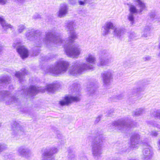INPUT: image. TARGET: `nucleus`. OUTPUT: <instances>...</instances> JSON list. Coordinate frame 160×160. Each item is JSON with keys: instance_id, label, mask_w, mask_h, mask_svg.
<instances>
[{"instance_id": "1", "label": "nucleus", "mask_w": 160, "mask_h": 160, "mask_svg": "<svg viewBox=\"0 0 160 160\" xmlns=\"http://www.w3.org/2000/svg\"><path fill=\"white\" fill-rule=\"evenodd\" d=\"M65 24L67 29L69 31V37L67 40L66 41L62 40L60 34L55 32L59 36L58 37V39L57 38V36L54 37V39L56 41L57 44L53 43V45L56 47L62 45L63 46L65 52L68 57L72 58H77L80 54L81 49L78 45H70L77 38V34L74 31V23L72 21H67ZM53 32H55L54 31Z\"/></svg>"}, {"instance_id": "2", "label": "nucleus", "mask_w": 160, "mask_h": 160, "mask_svg": "<svg viewBox=\"0 0 160 160\" xmlns=\"http://www.w3.org/2000/svg\"><path fill=\"white\" fill-rule=\"evenodd\" d=\"M36 32V31L34 29H29L26 32L25 36L30 41L34 40L35 46L33 50H36L37 53L39 52V47L43 44L49 47L54 46L53 43L57 44V42L54 38L56 36H57L58 38L59 35L55 32L51 31L46 32L45 36H42L39 33L38 37ZM57 38L58 39V38Z\"/></svg>"}, {"instance_id": "3", "label": "nucleus", "mask_w": 160, "mask_h": 160, "mask_svg": "<svg viewBox=\"0 0 160 160\" xmlns=\"http://www.w3.org/2000/svg\"><path fill=\"white\" fill-rule=\"evenodd\" d=\"M85 59L88 64L81 62L79 61L74 62L69 68V74L73 76H77L86 70L92 69L93 67L91 64H95L96 61V58L94 55L89 53L86 57Z\"/></svg>"}, {"instance_id": "4", "label": "nucleus", "mask_w": 160, "mask_h": 160, "mask_svg": "<svg viewBox=\"0 0 160 160\" xmlns=\"http://www.w3.org/2000/svg\"><path fill=\"white\" fill-rule=\"evenodd\" d=\"M140 138L138 133H133L130 138V147L133 148H137L139 145H143L142 158L144 160H150L153 154L152 148L147 142H140Z\"/></svg>"}, {"instance_id": "5", "label": "nucleus", "mask_w": 160, "mask_h": 160, "mask_svg": "<svg viewBox=\"0 0 160 160\" xmlns=\"http://www.w3.org/2000/svg\"><path fill=\"white\" fill-rule=\"evenodd\" d=\"M59 86L57 83L47 84L45 88L36 87L31 86L28 88L22 89L21 91H19L22 94L25 95H28L32 97L35 95L39 92H43L47 91L49 93H53L59 87Z\"/></svg>"}, {"instance_id": "6", "label": "nucleus", "mask_w": 160, "mask_h": 160, "mask_svg": "<svg viewBox=\"0 0 160 160\" xmlns=\"http://www.w3.org/2000/svg\"><path fill=\"white\" fill-rule=\"evenodd\" d=\"M69 64L68 62L62 58L58 60L54 65L48 66L44 70L45 72L55 76L61 74L67 71Z\"/></svg>"}, {"instance_id": "7", "label": "nucleus", "mask_w": 160, "mask_h": 160, "mask_svg": "<svg viewBox=\"0 0 160 160\" xmlns=\"http://www.w3.org/2000/svg\"><path fill=\"white\" fill-rule=\"evenodd\" d=\"M137 5L139 9H137L135 6L131 5L129 7V13L128 15V19L130 22L131 25H133L134 22V16L136 14H142V12L146 10L147 7L145 4L141 0H135Z\"/></svg>"}, {"instance_id": "8", "label": "nucleus", "mask_w": 160, "mask_h": 160, "mask_svg": "<svg viewBox=\"0 0 160 160\" xmlns=\"http://www.w3.org/2000/svg\"><path fill=\"white\" fill-rule=\"evenodd\" d=\"M127 121V119L125 118L113 122L108 126L109 129L112 131L116 128L122 132H125L126 130H129L130 128L136 127V123L132 122L129 124L128 123Z\"/></svg>"}, {"instance_id": "9", "label": "nucleus", "mask_w": 160, "mask_h": 160, "mask_svg": "<svg viewBox=\"0 0 160 160\" xmlns=\"http://www.w3.org/2000/svg\"><path fill=\"white\" fill-rule=\"evenodd\" d=\"M71 88L72 93L75 96H66L63 100L60 101L59 103L62 106L68 105L72 102H78L80 100V97L79 91V85L76 83H74Z\"/></svg>"}, {"instance_id": "10", "label": "nucleus", "mask_w": 160, "mask_h": 160, "mask_svg": "<svg viewBox=\"0 0 160 160\" xmlns=\"http://www.w3.org/2000/svg\"><path fill=\"white\" fill-rule=\"evenodd\" d=\"M102 141L97 138L93 142L92 144V152L95 158H99L101 157L102 154Z\"/></svg>"}, {"instance_id": "11", "label": "nucleus", "mask_w": 160, "mask_h": 160, "mask_svg": "<svg viewBox=\"0 0 160 160\" xmlns=\"http://www.w3.org/2000/svg\"><path fill=\"white\" fill-rule=\"evenodd\" d=\"M101 52V57L99 58V61L97 63V66L101 67L108 65L112 62V58L107 50H103Z\"/></svg>"}, {"instance_id": "12", "label": "nucleus", "mask_w": 160, "mask_h": 160, "mask_svg": "<svg viewBox=\"0 0 160 160\" xmlns=\"http://www.w3.org/2000/svg\"><path fill=\"white\" fill-rule=\"evenodd\" d=\"M12 46L16 48L17 52L22 59L27 58L28 57V51L25 46L22 45L20 41H15L13 44Z\"/></svg>"}, {"instance_id": "13", "label": "nucleus", "mask_w": 160, "mask_h": 160, "mask_svg": "<svg viewBox=\"0 0 160 160\" xmlns=\"http://www.w3.org/2000/svg\"><path fill=\"white\" fill-rule=\"evenodd\" d=\"M0 100L5 101L6 104L9 105L17 102V99L12 96L9 92L3 90L0 92Z\"/></svg>"}, {"instance_id": "14", "label": "nucleus", "mask_w": 160, "mask_h": 160, "mask_svg": "<svg viewBox=\"0 0 160 160\" xmlns=\"http://www.w3.org/2000/svg\"><path fill=\"white\" fill-rule=\"evenodd\" d=\"M12 137L17 139L23 132L24 128L17 122H13L12 126Z\"/></svg>"}, {"instance_id": "15", "label": "nucleus", "mask_w": 160, "mask_h": 160, "mask_svg": "<svg viewBox=\"0 0 160 160\" xmlns=\"http://www.w3.org/2000/svg\"><path fill=\"white\" fill-rule=\"evenodd\" d=\"M17 152L20 155L26 158H28L31 155L30 150L28 148L24 146L18 148Z\"/></svg>"}, {"instance_id": "16", "label": "nucleus", "mask_w": 160, "mask_h": 160, "mask_svg": "<svg viewBox=\"0 0 160 160\" xmlns=\"http://www.w3.org/2000/svg\"><path fill=\"white\" fill-rule=\"evenodd\" d=\"M115 28L113 23L112 22H106L102 27V35L104 36L107 35L110 32L111 29L114 30Z\"/></svg>"}, {"instance_id": "17", "label": "nucleus", "mask_w": 160, "mask_h": 160, "mask_svg": "<svg viewBox=\"0 0 160 160\" xmlns=\"http://www.w3.org/2000/svg\"><path fill=\"white\" fill-rule=\"evenodd\" d=\"M68 11V8L67 5L63 3L60 4L59 11L58 13V16L60 18L64 17Z\"/></svg>"}, {"instance_id": "18", "label": "nucleus", "mask_w": 160, "mask_h": 160, "mask_svg": "<svg viewBox=\"0 0 160 160\" xmlns=\"http://www.w3.org/2000/svg\"><path fill=\"white\" fill-rule=\"evenodd\" d=\"M58 151V149L56 147H52L50 148H47L42 153V156L52 157V155L57 153Z\"/></svg>"}, {"instance_id": "19", "label": "nucleus", "mask_w": 160, "mask_h": 160, "mask_svg": "<svg viewBox=\"0 0 160 160\" xmlns=\"http://www.w3.org/2000/svg\"><path fill=\"white\" fill-rule=\"evenodd\" d=\"M102 77L104 85H109L112 77L111 73L110 72H105L102 74Z\"/></svg>"}, {"instance_id": "20", "label": "nucleus", "mask_w": 160, "mask_h": 160, "mask_svg": "<svg viewBox=\"0 0 160 160\" xmlns=\"http://www.w3.org/2000/svg\"><path fill=\"white\" fill-rule=\"evenodd\" d=\"M10 78L8 75H3L0 77V86L6 88L7 85L10 82Z\"/></svg>"}, {"instance_id": "21", "label": "nucleus", "mask_w": 160, "mask_h": 160, "mask_svg": "<svg viewBox=\"0 0 160 160\" xmlns=\"http://www.w3.org/2000/svg\"><path fill=\"white\" fill-rule=\"evenodd\" d=\"M28 73V71L25 68L21 70V72H16L15 73V76L18 78L20 82H22L24 76Z\"/></svg>"}, {"instance_id": "22", "label": "nucleus", "mask_w": 160, "mask_h": 160, "mask_svg": "<svg viewBox=\"0 0 160 160\" xmlns=\"http://www.w3.org/2000/svg\"><path fill=\"white\" fill-rule=\"evenodd\" d=\"M0 24H1L3 29L5 31L8 28H10L11 30L14 29L13 26L11 24L6 23L2 17H0Z\"/></svg>"}, {"instance_id": "23", "label": "nucleus", "mask_w": 160, "mask_h": 160, "mask_svg": "<svg viewBox=\"0 0 160 160\" xmlns=\"http://www.w3.org/2000/svg\"><path fill=\"white\" fill-rule=\"evenodd\" d=\"M151 28L150 24L147 25L144 28V29L142 35V37L146 38L150 35V30Z\"/></svg>"}, {"instance_id": "24", "label": "nucleus", "mask_w": 160, "mask_h": 160, "mask_svg": "<svg viewBox=\"0 0 160 160\" xmlns=\"http://www.w3.org/2000/svg\"><path fill=\"white\" fill-rule=\"evenodd\" d=\"M68 160H75V156L74 152L70 148L68 149Z\"/></svg>"}, {"instance_id": "25", "label": "nucleus", "mask_w": 160, "mask_h": 160, "mask_svg": "<svg viewBox=\"0 0 160 160\" xmlns=\"http://www.w3.org/2000/svg\"><path fill=\"white\" fill-rule=\"evenodd\" d=\"M96 88L95 86L92 84L91 87L88 86V93H89L90 95H93L96 92Z\"/></svg>"}, {"instance_id": "26", "label": "nucleus", "mask_w": 160, "mask_h": 160, "mask_svg": "<svg viewBox=\"0 0 160 160\" xmlns=\"http://www.w3.org/2000/svg\"><path fill=\"white\" fill-rule=\"evenodd\" d=\"M122 30L119 28H115L114 29L113 34L118 38H120L122 34Z\"/></svg>"}, {"instance_id": "27", "label": "nucleus", "mask_w": 160, "mask_h": 160, "mask_svg": "<svg viewBox=\"0 0 160 160\" xmlns=\"http://www.w3.org/2000/svg\"><path fill=\"white\" fill-rule=\"evenodd\" d=\"M144 112V110L143 109L139 108L137 109L136 111L132 112V115L134 116H139L142 115Z\"/></svg>"}, {"instance_id": "28", "label": "nucleus", "mask_w": 160, "mask_h": 160, "mask_svg": "<svg viewBox=\"0 0 160 160\" xmlns=\"http://www.w3.org/2000/svg\"><path fill=\"white\" fill-rule=\"evenodd\" d=\"M147 123L151 126H152L156 128L159 130L160 131V125L158 124L155 122L153 121H148Z\"/></svg>"}, {"instance_id": "29", "label": "nucleus", "mask_w": 160, "mask_h": 160, "mask_svg": "<svg viewBox=\"0 0 160 160\" xmlns=\"http://www.w3.org/2000/svg\"><path fill=\"white\" fill-rule=\"evenodd\" d=\"M151 114L154 117L160 118V110L152 111Z\"/></svg>"}, {"instance_id": "30", "label": "nucleus", "mask_w": 160, "mask_h": 160, "mask_svg": "<svg viewBox=\"0 0 160 160\" xmlns=\"http://www.w3.org/2000/svg\"><path fill=\"white\" fill-rule=\"evenodd\" d=\"M92 2V0H78V1L79 4L82 6H85L87 3H91Z\"/></svg>"}, {"instance_id": "31", "label": "nucleus", "mask_w": 160, "mask_h": 160, "mask_svg": "<svg viewBox=\"0 0 160 160\" xmlns=\"http://www.w3.org/2000/svg\"><path fill=\"white\" fill-rule=\"evenodd\" d=\"M143 91V89L142 88L139 87L136 88H134L133 90L132 93H134L133 94L134 96L136 95L138 92H141Z\"/></svg>"}, {"instance_id": "32", "label": "nucleus", "mask_w": 160, "mask_h": 160, "mask_svg": "<svg viewBox=\"0 0 160 160\" xmlns=\"http://www.w3.org/2000/svg\"><path fill=\"white\" fill-rule=\"evenodd\" d=\"M138 38V36L134 32H132L130 34L129 38L130 41L132 40H136Z\"/></svg>"}, {"instance_id": "33", "label": "nucleus", "mask_w": 160, "mask_h": 160, "mask_svg": "<svg viewBox=\"0 0 160 160\" xmlns=\"http://www.w3.org/2000/svg\"><path fill=\"white\" fill-rule=\"evenodd\" d=\"M25 28V27L23 24H20L18 26L17 31L19 33H21L23 32Z\"/></svg>"}, {"instance_id": "34", "label": "nucleus", "mask_w": 160, "mask_h": 160, "mask_svg": "<svg viewBox=\"0 0 160 160\" xmlns=\"http://www.w3.org/2000/svg\"><path fill=\"white\" fill-rule=\"evenodd\" d=\"M7 148V145L5 144L0 143V153L5 150Z\"/></svg>"}, {"instance_id": "35", "label": "nucleus", "mask_w": 160, "mask_h": 160, "mask_svg": "<svg viewBox=\"0 0 160 160\" xmlns=\"http://www.w3.org/2000/svg\"><path fill=\"white\" fill-rule=\"evenodd\" d=\"M158 135V132L156 130H152L150 132V135L152 137H157Z\"/></svg>"}, {"instance_id": "36", "label": "nucleus", "mask_w": 160, "mask_h": 160, "mask_svg": "<svg viewBox=\"0 0 160 160\" xmlns=\"http://www.w3.org/2000/svg\"><path fill=\"white\" fill-rule=\"evenodd\" d=\"M42 160H55L54 158L51 157H45L42 154Z\"/></svg>"}, {"instance_id": "37", "label": "nucleus", "mask_w": 160, "mask_h": 160, "mask_svg": "<svg viewBox=\"0 0 160 160\" xmlns=\"http://www.w3.org/2000/svg\"><path fill=\"white\" fill-rule=\"evenodd\" d=\"M151 59V57L149 56H146L142 58L143 61L144 62H147L150 61Z\"/></svg>"}, {"instance_id": "38", "label": "nucleus", "mask_w": 160, "mask_h": 160, "mask_svg": "<svg viewBox=\"0 0 160 160\" xmlns=\"http://www.w3.org/2000/svg\"><path fill=\"white\" fill-rule=\"evenodd\" d=\"M79 13L81 16L85 17L86 15L87 12L84 10H81L79 11Z\"/></svg>"}, {"instance_id": "39", "label": "nucleus", "mask_w": 160, "mask_h": 160, "mask_svg": "<svg viewBox=\"0 0 160 160\" xmlns=\"http://www.w3.org/2000/svg\"><path fill=\"white\" fill-rule=\"evenodd\" d=\"M40 18V15L37 13H35L33 16V18L34 19H37Z\"/></svg>"}, {"instance_id": "40", "label": "nucleus", "mask_w": 160, "mask_h": 160, "mask_svg": "<svg viewBox=\"0 0 160 160\" xmlns=\"http://www.w3.org/2000/svg\"><path fill=\"white\" fill-rule=\"evenodd\" d=\"M102 116V115H99L97 118H96V119L95 121V123H98L100 120V118Z\"/></svg>"}, {"instance_id": "41", "label": "nucleus", "mask_w": 160, "mask_h": 160, "mask_svg": "<svg viewBox=\"0 0 160 160\" xmlns=\"http://www.w3.org/2000/svg\"><path fill=\"white\" fill-rule=\"evenodd\" d=\"M7 2V0H0V4L4 5Z\"/></svg>"}, {"instance_id": "42", "label": "nucleus", "mask_w": 160, "mask_h": 160, "mask_svg": "<svg viewBox=\"0 0 160 160\" xmlns=\"http://www.w3.org/2000/svg\"><path fill=\"white\" fill-rule=\"evenodd\" d=\"M150 18L152 19V20H153L155 17V13L153 12L151 13L150 14Z\"/></svg>"}, {"instance_id": "43", "label": "nucleus", "mask_w": 160, "mask_h": 160, "mask_svg": "<svg viewBox=\"0 0 160 160\" xmlns=\"http://www.w3.org/2000/svg\"><path fill=\"white\" fill-rule=\"evenodd\" d=\"M3 47L0 44V55L1 54L3 50Z\"/></svg>"}, {"instance_id": "44", "label": "nucleus", "mask_w": 160, "mask_h": 160, "mask_svg": "<svg viewBox=\"0 0 160 160\" xmlns=\"http://www.w3.org/2000/svg\"><path fill=\"white\" fill-rule=\"evenodd\" d=\"M81 160H87V157L85 156H83L80 158Z\"/></svg>"}, {"instance_id": "45", "label": "nucleus", "mask_w": 160, "mask_h": 160, "mask_svg": "<svg viewBox=\"0 0 160 160\" xmlns=\"http://www.w3.org/2000/svg\"><path fill=\"white\" fill-rule=\"evenodd\" d=\"M71 3L72 4H75L76 3V0H69Z\"/></svg>"}, {"instance_id": "46", "label": "nucleus", "mask_w": 160, "mask_h": 160, "mask_svg": "<svg viewBox=\"0 0 160 160\" xmlns=\"http://www.w3.org/2000/svg\"><path fill=\"white\" fill-rule=\"evenodd\" d=\"M15 2H19L21 3L24 0H13Z\"/></svg>"}, {"instance_id": "47", "label": "nucleus", "mask_w": 160, "mask_h": 160, "mask_svg": "<svg viewBox=\"0 0 160 160\" xmlns=\"http://www.w3.org/2000/svg\"><path fill=\"white\" fill-rule=\"evenodd\" d=\"M122 95H120L118 97H117V98L118 99H121L122 98Z\"/></svg>"}, {"instance_id": "48", "label": "nucleus", "mask_w": 160, "mask_h": 160, "mask_svg": "<svg viewBox=\"0 0 160 160\" xmlns=\"http://www.w3.org/2000/svg\"><path fill=\"white\" fill-rule=\"evenodd\" d=\"M158 148H159V149H160V139L158 142Z\"/></svg>"}, {"instance_id": "49", "label": "nucleus", "mask_w": 160, "mask_h": 160, "mask_svg": "<svg viewBox=\"0 0 160 160\" xmlns=\"http://www.w3.org/2000/svg\"><path fill=\"white\" fill-rule=\"evenodd\" d=\"M107 114H108V116L109 117H111V115H110L111 112L110 111L108 112H107Z\"/></svg>"}, {"instance_id": "50", "label": "nucleus", "mask_w": 160, "mask_h": 160, "mask_svg": "<svg viewBox=\"0 0 160 160\" xmlns=\"http://www.w3.org/2000/svg\"><path fill=\"white\" fill-rule=\"evenodd\" d=\"M9 88H10V89H11V88H13V87L12 86H9Z\"/></svg>"}, {"instance_id": "51", "label": "nucleus", "mask_w": 160, "mask_h": 160, "mask_svg": "<svg viewBox=\"0 0 160 160\" xmlns=\"http://www.w3.org/2000/svg\"><path fill=\"white\" fill-rule=\"evenodd\" d=\"M113 160H120V159L119 158H116L115 159H114Z\"/></svg>"}, {"instance_id": "52", "label": "nucleus", "mask_w": 160, "mask_h": 160, "mask_svg": "<svg viewBox=\"0 0 160 160\" xmlns=\"http://www.w3.org/2000/svg\"><path fill=\"white\" fill-rule=\"evenodd\" d=\"M158 57H160V52L158 54Z\"/></svg>"}, {"instance_id": "53", "label": "nucleus", "mask_w": 160, "mask_h": 160, "mask_svg": "<svg viewBox=\"0 0 160 160\" xmlns=\"http://www.w3.org/2000/svg\"><path fill=\"white\" fill-rule=\"evenodd\" d=\"M1 125H2V123L0 122V127H1Z\"/></svg>"}, {"instance_id": "54", "label": "nucleus", "mask_w": 160, "mask_h": 160, "mask_svg": "<svg viewBox=\"0 0 160 160\" xmlns=\"http://www.w3.org/2000/svg\"><path fill=\"white\" fill-rule=\"evenodd\" d=\"M34 54H35V56H36V55H37V54H34Z\"/></svg>"}]
</instances>
